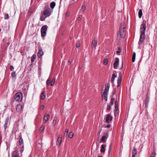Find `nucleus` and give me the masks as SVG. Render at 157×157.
<instances>
[{"label": "nucleus", "mask_w": 157, "mask_h": 157, "mask_svg": "<svg viewBox=\"0 0 157 157\" xmlns=\"http://www.w3.org/2000/svg\"><path fill=\"white\" fill-rule=\"evenodd\" d=\"M146 25L145 24H142L140 25V35L139 41L138 42V44L139 46L142 45V43L144 42L145 37V31L146 30Z\"/></svg>", "instance_id": "nucleus-1"}, {"label": "nucleus", "mask_w": 157, "mask_h": 157, "mask_svg": "<svg viewBox=\"0 0 157 157\" xmlns=\"http://www.w3.org/2000/svg\"><path fill=\"white\" fill-rule=\"evenodd\" d=\"M126 28V24L124 22L121 23L120 29V36L122 38L125 37L126 34V31L125 29Z\"/></svg>", "instance_id": "nucleus-2"}, {"label": "nucleus", "mask_w": 157, "mask_h": 157, "mask_svg": "<svg viewBox=\"0 0 157 157\" xmlns=\"http://www.w3.org/2000/svg\"><path fill=\"white\" fill-rule=\"evenodd\" d=\"M19 140L18 144V146L20 148L21 151H23L24 148V143L22 137V136L20 135L19 136Z\"/></svg>", "instance_id": "nucleus-3"}, {"label": "nucleus", "mask_w": 157, "mask_h": 157, "mask_svg": "<svg viewBox=\"0 0 157 157\" xmlns=\"http://www.w3.org/2000/svg\"><path fill=\"white\" fill-rule=\"evenodd\" d=\"M15 100L16 101H21L22 98V94L20 92L17 93L14 97Z\"/></svg>", "instance_id": "nucleus-4"}, {"label": "nucleus", "mask_w": 157, "mask_h": 157, "mask_svg": "<svg viewBox=\"0 0 157 157\" xmlns=\"http://www.w3.org/2000/svg\"><path fill=\"white\" fill-rule=\"evenodd\" d=\"M47 28L48 26L47 25H44L42 27L41 29V35L42 36H46Z\"/></svg>", "instance_id": "nucleus-5"}, {"label": "nucleus", "mask_w": 157, "mask_h": 157, "mask_svg": "<svg viewBox=\"0 0 157 157\" xmlns=\"http://www.w3.org/2000/svg\"><path fill=\"white\" fill-rule=\"evenodd\" d=\"M51 9L49 8L45 9L44 10V16L47 17L50 15L51 13Z\"/></svg>", "instance_id": "nucleus-6"}, {"label": "nucleus", "mask_w": 157, "mask_h": 157, "mask_svg": "<svg viewBox=\"0 0 157 157\" xmlns=\"http://www.w3.org/2000/svg\"><path fill=\"white\" fill-rule=\"evenodd\" d=\"M108 94V92L104 91L103 94H102V99H104L105 101L107 100V96Z\"/></svg>", "instance_id": "nucleus-7"}, {"label": "nucleus", "mask_w": 157, "mask_h": 157, "mask_svg": "<svg viewBox=\"0 0 157 157\" xmlns=\"http://www.w3.org/2000/svg\"><path fill=\"white\" fill-rule=\"evenodd\" d=\"M106 122L107 123H109L112 120L113 117L111 116L110 114H109L107 115L106 117Z\"/></svg>", "instance_id": "nucleus-8"}, {"label": "nucleus", "mask_w": 157, "mask_h": 157, "mask_svg": "<svg viewBox=\"0 0 157 157\" xmlns=\"http://www.w3.org/2000/svg\"><path fill=\"white\" fill-rule=\"evenodd\" d=\"M105 135L103 136L101 138V141L105 143L106 141V140L107 139L108 136V133H105L104 134Z\"/></svg>", "instance_id": "nucleus-9"}, {"label": "nucleus", "mask_w": 157, "mask_h": 157, "mask_svg": "<svg viewBox=\"0 0 157 157\" xmlns=\"http://www.w3.org/2000/svg\"><path fill=\"white\" fill-rule=\"evenodd\" d=\"M97 42L98 41L97 39H96V38H95L94 39H93L92 41L91 45L92 47L93 48H95L97 46Z\"/></svg>", "instance_id": "nucleus-10"}, {"label": "nucleus", "mask_w": 157, "mask_h": 157, "mask_svg": "<svg viewBox=\"0 0 157 157\" xmlns=\"http://www.w3.org/2000/svg\"><path fill=\"white\" fill-rule=\"evenodd\" d=\"M119 63V59L118 58H116L115 59V62L113 63L114 68L116 69H117V67Z\"/></svg>", "instance_id": "nucleus-11"}, {"label": "nucleus", "mask_w": 157, "mask_h": 157, "mask_svg": "<svg viewBox=\"0 0 157 157\" xmlns=\"http://www.w3.org/2000/svg\"><path fill=\"white\" fill-rule=\"evenodd\" d=\"M44 55V52L42 49L40 47L39 48V51L37 53V56L39 58H40Z\"/></svg>", "instance_id": "nucleus-12"}, {"label": "nucleus", "mask_w": 157, "mask_h": 157, "mask_svg": "<svg viewBox=\"0 0 157 157\" xmlns=\"http://www.w3.org/2000/svg\"><path fill=\"white\" fill-rule=\"evenodd\" d=\"M49 116L48 114L46 113L44 117L43 121L44 123L46 122L49 119Z\"/></svg>", "instance_id": "nucleus-13"}, {"label": "nucleus", "mask_w": 157, "mask_h": 157, "mask_svg": "<svg viewBox=\"0 0 157 157\" xmlns=\"http://www.w3.org/2000/svg\"><path fill=\"white\" fill-rule=\"evenodd\" d=\"M62 141V137L59 136L57 139L56 142V144L57 146H59L61 143Z\"/></svg>", "instance_id": "nucleus-14"}, {"label": "nucleus", "mask_w": 157, "mask_h": 157, "mask_svg": "<svg viewBox=\"0 0 157 157\" xmlns=\"http://www.w3.org/2000/svg\"><path fill=\"white\" fill-rule=\"evenodd\" d=\"M19 155L18 151L16 150L13 151L12 157H20Z\"/></svg>", "instance_id": "nucleus-15"}, {"label": "nucleus", "mask_w": 157, "mask_h": 157, "mask_svg": "<svg viewBox=\"0 0 157 157\" xmlns=\"http://www.w3.org/2000/svg\"><path fill=\"white\" fill-rule=\"evenodd\" d=\"M23 109V107L21 105H18L16 107V111L18 112H21Z\"/></svg>", "instance_id": "nucleus-16"}, {"label": "nucleus", "mask_w": 157, "mask_h": 157, "mask_svg": "<svg viewBox=\"0 0 157 157\" xmlns=\"http://www.w3.org/2000/svg\"><path fill=\"white\" fill-rule=\"evenodd\" d=\"M9 120V118L8 117H7L5 121V124L4 125V129L5 130L6 128L8 126V121Z\"/></svg>", "instance_id": "nucleus-17"}, {"label": "nucleus", "mask_w": 157, "mask_h": 157, "mask_svg": "<svg viewBox=\"0 0 157 157\" xmlns=\"http://www.w3.org/2000/svg\"><path fill=\"white\" fill-rule=\"evenodd\" d=\"M149 101V97H147L145 100V106L146 108H147L148 105V103Z\"/></svg>", "instance_id": "nucleus-18"}, {"label": "nucleus", "mask_w": 157, "mask_h": 157, "mask_svg": "<svg viewBox=\"0 0 157 157\" xmlns=\"http://www.w3.org/2000/svg\"><path fill=\"white\" fill-rule=\"evenodd\" d=\"M112 94V95L111 96V99L110 101V103L112 105H113V101L115 100V99L113 98V95L115 94V92L113 91V92Z\"/></svg>", "instance_id": "nucleus-19"}, {"label": "nucleus", "mask_w": 157, "mask_h": 157, "mask_svg": "<svg viewBox=\"0 0 157 157\" xmlns=\"http://www.w3.org/2000/svg\"><path fill=\"white\" fill-rule=\"evenodd\" d=\"M117 75H116L114 73H113L112 75V77L111 80V83L113 84L114 82V80L116 77H117Z\"/></svg>", "instance_id": "nucleus-20"}, {"label": "nucleus", "mask_w": 157, "mask_h": 157, "mask_svg": "<svg viewBox=\"0 0 157 157\" xmlns=\"http://www.w3.org/2000/svg\"><path fill=\"white\" fill-rule=\"evenodd\" d=\"M45 97L46 95L45 94V92L44 91L42 92L40 96V99L43 100L45 98Z\"/></svg>", "instance_id": "nucleus-21"}, {"label": "nucleus", "mask_w": 157, "mask_h": 157, "mask_svg": "<svg viewBox=\"0 0 157 157\" xmlns=\"http://www.w3.org/2000/svg\"><path fill=\"white\" fill-rule=\"evenodd\" d=\"M122 78V73L120 72L119 73V76L117 80V82L120 83L121 82Z\"/></svg>", "instance_id": "nucleus-22"}, {"label": "nucleus", "mask_w": 157, "mask_h": 157, "mask_svg": "<svg viewBox=\"0 0 157 157\" xmlns=\"http://www.w3.org/2000/svg\"><path fill=\"white\" fill-rule=\"evenodd\" d=\"M106 147V145L105 144H102L101 146V148L100 150V151L102 152H104L105 151V148Z\"/></svg>", "instance_id": "nucleus-23"}, {"label": "nucleus", "mask_w": 157, "mask_h": 157, "mask_svg": "<svg viewBox=\"0 0 157 157\" xmlns=\"http://www.w3.org/2000/svg\"><path fill=\"white\" fill-rule=\"evenodd\" d=\"M137 154V151L136 149L134 147L133 148L132 151V155L135 156Z\"/></svg>", "instance_id": "nucleus-24"}, {"label": "nucleus", "mask_w": 157, "mask_h": 157, "mask_svg": "<svg viewBox=\"0 0 157 157\" xmlns=\"http://www.w3.org/2000/svg\"><path fill=\"white\" fill-rule=\"evenodd\" d=\"M56 6V3L55 2H52L50 3V6L52 9H53Z\"/></svg>", "instance_id": "nucleus-25"}, {"label": "nucleus", "mask_w": 157, "mask_h": 157, "mask_svg": "<svg viewBox=\"0 0 157 157\" xmlns=\"http://www.w3.org/2000/svg\"><path fill=\"white\" fill-rule=\"evenodd\" d=\"M142 15V11L141 9H140L138 13L139 17L140 18H141Z\"/></svg>", "instance_id": "nucleus-26"}, {"label": "nucleus", "mask_w": 157, "mask_h": 157, "mask_svg": "<svg viewBox=\"0 0 157 157\" xmlns=\"http://www.w3.org/2000/svg\"><path fill=\"white\" fill-rule=\"evenodd\" d=\"M109 87H110V84H109V82L107 84L106 87L105 88V91L108 92Z\"/></svg>", "instance_id": "nucleus-27"}, {"label": "nucleus", "mask_w": 157, "mask_h": 157, "mask_svg": "<svg viewBox=\"0 0 157 157\" xmlns=\"http://www.w3.org/2000/svg\"><path fill=\"white\" fill-rule=\"evenodd\" d=\"M36 57V56L35 55H33L32 56L31 59V62H32L33 63L34 61V60L35 59Z\"/></svg>", "instance_id": "nucleus-28"}, {"label": "nucleus", "mask_w": 157, "mask_h": 157, "mask_svg": "<svg viewBox=\"0 0 157 157\" xmlns=\"http://www.w3.org/2000/svg\"><path fill=\"white\" fill-rule=\"evenodd\" d=\"M46 17H47L46 16H45V17H44L43 15H41L40 16V20L42 21H44L46 18Z\"/></svg>", "instance_id": "nucleus-29"}, {"label": "nucleus", "mask_w": 157, "mask_h": 157, "mask_svg": "<svg viewBox=\"0 0 157 157\" xmlns=\"http://www.w3.org/2000/svg\"><path fill=\"white\" fill-rule=\"evenodd\" d=\"M45 127L44 125L42 126L40 128L39 131L40 132H41L44 129Z\"/></svg>", "instance_id": "nucleus-30"}, {"label": "nucleus", "mask_w": 157, "mask_h": 157, "mask_svg": "<svg viewBox=\"0 0 157 157\" xmlns=\"http://www.w3.org/2000/svg\"><path fill=\"white\" fill-rule=\"evenodd\" d=\"M73 133L72 132H70L69 134V137L70 138H71L73 137Z\"/></svg>", "instance_id": "nucleus-31"}, {"label": "nucleus", "mask_w": 157, "mask_h": 157, "mask_svg": "<svg viewBox=\"0 0 157 157\" xmlns=\"http://www.w3.org/2000/svg\"><path fill=\"white\" fill-rule=\"evenodd\" d=\"M156 154L155 151V150H153V152L152 153V155L150 157H155Z\"/></svg>", "instance_id": "nucleus-32"}, {"label": "nucleus", "mask_w": 157, "mask_h": 157, "mask_svg": "<svg viewBox=\"0 0 157 157\" xmlns=\"http://www.w3.org/2000/svg\"><path fill=\"white\" fill-rule=\"evenodd\" d=\"M55 79L54 78H53L52 79V81L51 82V86H52L54 85V83H55Z\"/></svg>", "instance_id": "nucleus-33"}, {"label": "nucleus", "mask_w": 157, "mask_h": 157, "mask_svg": "<svg viewBox=\"0 0 157 157\" xmlns=\"http://www.w3.org/2000/svg\"><path fill=\"white\" fill-rule=\"evenodd\" d=\"M16 72L15 71L11 73V76L12 78H13L16 77Z\"/></svg>", "instance_id": "nucleus-34"}, {"label": "nucleus", "mask_w": 157, "mask_h": 157, "mask_svg": "<svg viewBox=\"0 0 157 157\" xmlns=\"http://www.w3.org/2000/svg\"><path fill=\"white\" fill-rule=\"evenodd\" d=\"M108 63V59H104L103 61V64L105 65H106Z\"/></svg>", "instance_id": "nucleus-35"}, {"label": "nucleus", "mask_w": 157, "mask_h": 157, "mask_svg": "<svg viewBox=\"0 0 157 157\" xmlns=\"http://www.w3.org/2000/svg\"><path fill=\"white\" fill-rule=\"evenodd\" d=\"M115 109H114V113L117 111L118 109V105L115 106Z\"/></svg>", "instance_id": "nucleus-36"}, {"label": "nucleus", "mask_w": 157, "mask_h": 157, "mask_svg": "<svg viewBox=\"0 0 157 157\" xmlns=\"http://www.w3.org/2000/svg\"><path fill=\"white\" fill-rule=\"evenodd\" d=\"M50 83H51V80L50 78H49L47 81L46 83L47 85H49Z\"/></svg>", "instance_id": "nucleus-37"}, {"label": "nucleus", "mask_w": 157, "mask_h": 157, "mask_svg": "<svg viewBox=\"0 0 157 157\" xmlns=\"http://www.w3.org/2000/svg\"><path fill=\"white\" fill-rule=\"evenodd\" d=\"M9 18V15L8 14H6L5 15L4 19H7Z\"/></svg>", "instance_id": "nucleus-38"}, {"label": "nucleus", "mask_w": 157, "mask_h": 157, "mask_svg": "<svg viewBox=\"0 0 157 157\" xmlns=\"http://www.w3.org/2000/svg\"><path fill=\"white\" fill-rule=\"evenodd\" d=\"M135 58L136 56H132V61L133 62H135Z\"/></svg>", "instance_id": "nucleus-39"}, {"label": "nucleus", "mask_w": 157, "mask_h": 157, "mask_svg": "<svg viewBox=\"0 0 157 157\" xmlns=\"http://www.w3.org/2000/svg\"><path fill=\"white\" fill-rule=\"evenodd\" d=\"M107 109L108 110H110L111 109V107L110 105H107Z\"/></svg>", "instance_id": "nucleus-40"}, {"label": "nucleus", "mask_w": 157, "mask_h": 157, "mask_svg": "<svg viewBox=\"0 0 157 157\" xmlns=\"http://www.w3.org/2000/svg\"><path fill=\"white\" fill-rule=\"evenodd\" d=\"M68 131H69V129L68 128H66V129H65V133L64 134H67L68 132Z\"/></svg>", "instance_id": "nucleus-41"}, {"label": "nucleus", "mask_w": 157, "mask_h": 157, "mask_svg": "<svg viewBox=\"0 0 157 157\" xmlns=\"http://www.w3.org/2000/svg\"><path fill=\"white\" fill-rule=\"evenodd\" d=\"M82 9L84 10L86 8L85 6V5H82L81 7Z\"/></svg>", "instance_id": "nucleus-42"}, {"label": "nucleus", "mask_w": 157, "mask_h": 157, "mask_svg": "<svg viewBox=\"0 0 157 157\" xmlns=\"http://www.w3.org/2000/svg\"><path fill=\"white\" fill-rule=\"evenodd\" d=\"M80 44L79 43H76V47L77 48H79L80 47Z\"/></svg>", "instance_id": "nucleus-43"}, {"label": "nucleus", "mask_w": 157, "mask_h": 157, "mask_svg": "<svg viewBox=\"0 0 157 157\" xmlns=\"http://www.w3.org/2000/svg\"><path fill=\"white\" fill-rule=\"evenodd\" d=\"M13 69H14V68H13V66H12V65L10 66V70L11 71H12L13 70Z\"/></svg>", "instance_id": "nucleus-44"}, {"label": "nucleus", "mask_w": 157, "mask_h": 157, "mask_svg": "<svg viewBox=\"0 0 157 157\" xmlns=\"http://www.w3.org/2000/svg\"><path fill=\"white\" fill-rule=\"evenodd\" d=\"M56 120L55 119H54L53 121V122H52V123L53 124H56Z\"/></svg>", "instance_id": "nucleus-45"}, {"label": "nucleus", "mask_w": 157, "mask_h": 157, "mask_svg": "<svg viewBox=\"0 0 157 157\" xmlns=\"http://www.w3.org/2000/svg\"><path fill=\"white\" fill-rule=\"evenodd\" d=\"M44 106L43 105H42L40 107V109L41 110H42L44 109Z\"/></svg>", "instance_id": "nucleus-46"}, {"label": "nucleus", "mask_w": 157, "mask_h": 157, "mask_svg": "<svg viewBox=\"0 0 157 157\" xmlns=\"http://www.w3.org/2000/svg\"><path fill=\"white\" fill-rule=\"evenodd\" d=\"M110 127V124H107V125H106L105 126V128H109Z\"/></svg>", "instance_id": "nucleus-47"}, {"label": "nucleus", "mask_w": 157, "mask_h": 157, "mask_svg": "<svg viewBox=\"0 0 157 157\" xmlns=\"http://www.w3.org/2000/svg\"><path fill=\"white\" fill-rule=\"evenodd\" d=\"M101 130H102V129H101L100 130V131L99 132H98V137L99 136V135H100V133H101Z\"/></svg>", "instance_id": "nucleus-48"}, {"label": "nucleus", "mask_w": 157, "mask_h": 157, "mask_svg": "<svg viewBox=\"0 0 157 157\" xmlns=\"http://www.w3.org/2000/svg\"><path fill=\"white\" fill-rule=\"evenodd\" d=\"M121 52V51L120 50H118L117 51V54H119Z\"/></svg>", "instance_id": "nucleus-49"}, {"label": "nucleus", "mask_w": 157, "mask_h": 157, "mask_svg": "<svg viewBox=\"0 0 157 157\" xmlns=\"http://www.w3.org/2000/svg\"><path fill=\"white\" fill-rule=\"evenodd\" d=\"M117 83H118V85L117 86V87H118L120 86V85H121V82H120V83H119V82H117Z\"/></svg>", "instance_id": "nucleus-50"}, {"label": "nucleus", "mask_w": 157, "mask_h": 157, "mask_svg": "<svg viewBox=\"0 0 157 157\" xmlns=\"http://www.w3.org/2000/svg\"><path fill=\"white\" fill-rule=\"evenodd\" d=\"M117 105V101H115V106Z\"/></svg>", "instance_id": "nucleus-51"}, {"label": "nucleus", "mask_w": 157, "mask_h": 157, "mask_svg": "<svg viewBox=\"0 0 157 157\" xmlns=\"http://www.w3.org/2000/svg\"><path fill=\"white\" fill-rule=\"evenodd\" d=\"M69 15H70V13L68 12H67L66 14V16L68 17V16H69Z\"/></svg>", "instance_id": "nucleus-52"}, {"label": "nucleus", "mask_w": 157, "mask_h": 157, "mask_svg": "<svg viewBox=\"0 0 157 157\" xmlns=\"http://www.w3.org/2000/svg\"><path fill=\"white\" fill-rule=\"evenodd\" d=\"M112 147V144H111L110 145V147H109V151L110 150V149H111V147Z\"/></svg>", "instance_id": "nucleus-53"}, {"label": "nucleus", "mask_w": 157, "mask_h": 157, "mask_svg": "<svg viewBox=\"0 0 157 157\" xmlns=\"http://www.w3.org/2000/svg\"><path fill=\"white\" fill-rule=\"evenodd\" d=\"M136 54L135 52H134L133 53L132 56H136Z\"/></svg>", "instance_id": "nucleus-54"}, {"label": "nucleus", "mask_w": 157, "mask_h": 157, "mask_svg": "<svg viewBox=\"0 0 157 157\" xmlns=\"http://www.w3.org/2000/svg\"><path fill=\"white\" fill-rule=\"evenodd\" d=\"M98 157H103L102 155H98Z\"/></svg>", "instance_id": "nucleus-55"}, {"label": "nucleus", "mask_w": 157, "mask_h": 157, "mask_svg": "<svg viewBox=\"0 0 157 157\" xmlns=\"http://www.w3.org/2000/svg\"><path fill=\"white\" fill-rule=\"evenodd\" d=\"M71 61H69V62H68L69 64V65L71 64Z\"/></svg>", "instance_id": "nucleus-56"}, {"label": "nucleus", "mask_w": 157, "mask_h": 157, "mask_svg": "<svg viewBox=\"0 0 157 157\" xmlns=\"http://www.w3.org/2000/svg\"><path fill=\"white\" fill-rule=\"evenodd\" d=\"M78 19H79V20L81 19V18H80V17H79L78 18Z\"/></svg>", "instance_id": "nucleus-57"}, {"label": "nucleus", "mask_w": 157, "mask_h": 157, "mask_svg": "<svg viewBox=\"0 0 157 157\" xmlns=\"http://www.w3.org/2000/svg\"><path fill=\"white\" fill-rule=\"evenodd\" d=\"M135 156H134V155H132V157H135Z\"/></svg>", "instance_id": "nucleus-58"}, {"label": "nucleus", "mask_w": 157, "mask_h": 157, "mask_svg": "<svg viewBox=\"0 0 157 157\" xmlns=\"http://www.w3.org/2000/svg\"><path fill=\"white\" fill-rule=\"evenodd\" d=\"M39 63L41 64V62H39Z\"/></svg>", "instance_id": "nucleus-59"}, {"label": "nucleus", "mask_w": 157, "mask_h": 157, "mask_svg": "<svg viewBox=\"0 0 157 157\" xmlns=\"http://www.w3.org/2000/svg\"><path fill=\"white\" fill-rule=\"evenodd\" d=\"M123 64H122V66H121V68H122L123 67Z\"/></svg>", "instance_id": "nucleus-60"}]
</instances>
